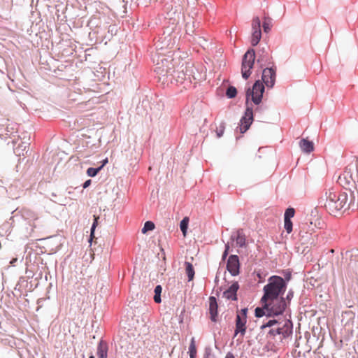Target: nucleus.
Segmentation results:
<instances>
[{
	"label": "nucleus",
	"instance_id": "nucleus-3",
	"mask_svg": "<svg viewBox=\"0 0 358 358\" xmlns=\"http://www.w3.org/2000/svg\"><path fill=\"white\" fill-rule=\"evenodd\" d=\"M285 282L280 276H273L269 279V282L264 287V296L262 302L280 298L285 289Z\"/></svg>",
	"mask_w": 358,
	"mask_h": 358
},
{
	"label": "nucleus",
	"instance_id": "nucleus-40",
	"mask_svg": "<svg viewBox=\"0 0 358 358\" xmlns=\"http://www.w3.org/2000/svg\"><path fill=\"white\" fill-rule=\"evenodd\" d=\"M88 251V253H89V255H90V258H86V261H92L94 259V250H92V248H90L89 250H87Z\"/></svg>",
	"mask_w": 358,
	"mask_h": 358
},
{
	"label": "nucleus",
	"instance_id": "nucleus-2",
	"mask_svg": "<svg viewBox=\"0 0 358 358\" xmlns=\"http://www.w3.org/2000/svg\"><path fill=\"white\" fill-rule=\"evenodd\" d=\"M264 83L260 80H256L252 87H248L245 90V105L246 108L243 116L241 118L239 125L237 128L241 134L246 132L254 120L253 108L250 103V98L255 105H259L262 101L263 94L265 91Z\"/></svg>",
	"mask_w": 358,
	"mask_h": 358
},
{
	"label": "nucleus",
	"instance_id": "nucleus-19",
	"mask_svg": "<svg viewBox=\"0 0 358 358\" xmlns=\"http://www.w3.org/2000/svg\"><path fill=\"white\" fill-rule=\"evenodd\" d=\"M299 146L301 150L307 154L314 150V143L306 138H302L299 142Z\"/></svg>",
	"mask_w": 358,
	"mask_h": 358
},
{
	"label": "nucleus",
	"instance_id": "nucleus-49",
	"mask_svg": "<svg viewBox=\"0 0 358 358\" xmlns=\"http://www.w3.org/2000/svg\"><path fill=\"white\" fill-rule=\"evenodd\" d=\"M51 196L54 198L57 197V194L55 193H52Z\"/></svg>",
	"mask_w": 358,
	"mask_h": 358
},
{
	"label": "nucleus",
	"instance_id": "nucleus-37",
	"mask_svg": "<svg viewBox=\"0 0 358 358\" xmlns=\"http://www.w3.org/2000/svg\"><path fill=\"white\" fill-rule=\"evenodd\" d=\"M224 129H225V124L224 122H222L220 124L219 128H217L216 130V134H217V138H220L223 136Z\"/></svg>",
	"mask_w": 358,
	"mask_h": 358
},
{
	"label": "nucleus",
	"instance_id": "nucleus-33",
	"mask_svg": "<svg viewBox=\"0 0 358 358\" xmlns=\"http://www.w3.org/2000/svg\"><path fill=\"white\" fill-rule=\"evenodd\" d=\"M196 22L192 20V22H187L185 25L186 32L188 34H191V33L194 32V27L196 26Z\"/></svg>",
	"mask_w": 358,
	"mask_h": 358
},
{
	"label": "nucleus",
	"instance_id": "nucleus-34",
	"mask_svg": "<svg viewBox=\"0 0 358 358\" xmlns=\"http://www.w3.org/2000/svg\"><path fill=\"white\" fill-rule=\"evenodd\" d=\"M294 214H295L294 208H293L292 207L287 208L285 210V212L284 214V219L291 220V218L294 216Z\"/></svg>",
	"mask_w": 358,
	"mask_h": 358
},
{
	"label": "nucleus",
	"instance_id": "nucleus-17",
	"mask_svg": "<svg viewBox=\"0 0 358 358\" xmlns=\"http://www.w3.org/2000/svg\"><path fill=\"white\" fill-rule=\"evenodd\" d=\"M239 289V285L238 282H234L226 291L224 292V296L230 300H237L236 292Z\"/></svg>",
	"mask_w": 358,
	"mask_h": 358
},
{
	"label": "nucleus",
	"instance_id": "nucleus-29",
	"mask_svg": "<svg viewBox=\"0 0 358 358\" xmlns=\"http://www.w3.org/2000/svg\"><path fill=\"white\" fill-rule=\"evenodd\" d=\"M162 291V287L161 285H157L155 288V296H154V301L157 303H161V293Z\"/></svg>",
	"mask_w": 358,
	"mask_h": 358
},
{
	"label": "nucleus",
	"instance_id": "nucleus-24",
	"mask_svg": "<svg viewBox=\"0 0 358 358\" xmlns=\"http://www.w3.org/2000/svg\"><path fill=\"white\" fill-rule=\"evenodd\" d=\"M282 322V317L279 318L278 320H269L266 323L262 326V329H264L266 327H272L274 325H276V327H282L281 324Z\"/></svg>",
	"mask_w": 358,
	"mask_h": 358
},
{
	"label": "nucleus",
	"instance_id": "nucleus-47",
	"mask_svg": "<svg viewBox=\"0 0 358 358\" xmlns=\"http://www.w3.org/2000/svg\"><path fill=\"white\" fill-rule=\"evenodd\" d=\"M355 171H357V178H358V157H357V163L355 165Z\"/></svg>",
	"mask_w": 358,
	"mask_h": 358
},
{
	"label": "nucleus",
	"instance_id": "nucleus-52",
	"mask_svg": "<svg viewBox=\"0 0 358 358\" xmlns=\"http://www.w3.org/2000/svg\"><path fill=\"white\" fill-rule=\"evenodd\" d=\"M89 358H94L93 355H91Z\"/></svg>",
	"mask_w": 358,
	"mask_h": 358
},
{
	"label": "nucleus",
	"instance_id": "nucleus-31",
	"mask_svg": "<svg viewBox=\"0 0 358 358\" xmlns=\"http://www.w3.org/2000/svg\"><path fill=\"white\" fill-rule=\"evenodd\" d=\"M101 170V167H99V166L96 167V168L90 167L87 170V174L90 177H95L99 173V171Z\"/></svg>",
	"mask_w": 358,
	"mask_h": 358
},
{
	"label": "nucleus",
	"instance_id": "nucleus-9",
	"mask_svg": "<svg viewBox=\"0 0 358 358\" xmlns=\"http://www.w3.org/2000/svg\"><path fill=\"white\" fill-rule=\"evenodd\" d=\"M276 68L274 66L267 67L263 69L262 80L268 88H272L275 82Z\"/></svg>",
	"mask_w": 358,
	"mask_h": 358
},
{
	"label": "nucleus",
	"instance_id": "nucleus-51",
	"mask_svg": "<svg viewBox=\"0 0 358 358\" xmlns=\"http://www.w3.org/2000/svg\"><path fill=\"white\" fill-rule=\"evenodd\" d=\"M224 246H226V247H228V246H229V243H228L227 244H226V245H225Z\"/></svg>",
	"mask_w": 358,
	"mask_h": 358
},
{
	"label": "nucleus",
	"instance_id": "nucleus-8",
	"mask_svg": "<svg viewBox=\"0 0 358 358\" xmlns=\"http://www.w3.org/2000/svg\"><path fill=\"white\" fill-rule=\"evenodd\" d=\"M30 141V136L27 133L23 134V137L18 136L16 139L14 138L12 140V143L15 145L17 143V146L14 148V152L17 155H24V151L28 148Z\"/></svg>",
	"mask_w": 358,
	"mask_h": 358
},
{
	"label": "nucleus",
	"instance_id": "nucleus-4",
	"mask_svg": "<svg viewBox=\"0 0 358 358\" xmlns=\"http://www.w3.org/2000/svg\"><path fill=\"white\" fill-rule=\"evenodd\" d=\"M255 58L256 53L253 48H249L243 56L241 73L245 80H248L251 75V69L254 66Z\"/></svg>",
	"mask_w": 358,
	"mask_h": 358
},
{
	"label": "nucleus",
	"instance_id": "nucleus-11",
	"mask_svg": "<svg viewBox=\"0 0 358 358\" xmlns=\"http://www.w3.org/2000/svg\"><path fill=\"white\" fill-rule=\"evenodd\" d=\"M231 240L233 243H236V246H245L248 244L244 231L241 229L232 232Z\"/></svg>",
	"mask_w": 358,
	"mask_h": 358
},
{
	"label": "nucleus",
	"instance_id": "nucleus-46",
	"mask_svg": "<svg viewBox=\"0 0 358 358\" xmlns=\"http://www.w3.org/2000/svg\"><path fill=\"white\" fill-rule=\"evenodd\" d=\"M225 358H235V357L231 352H228L226 355Z\"/></svg>",
	"mask_w": 358,
	"mask_h": 358
},
{
	"label": "nucleus",
	"instance_id": "nucleus-43",
	"mask_svg": "<svg viewBox=\"0 0 358 358\" xmlns=\"http://www.w3.org/2000/svg\"><path fill=\"white\" fill-rule=\"evenodd\" d=\"M92 183V180L90 179L89 180H87L83 184V187L84 189H86Z\"/></svg>",
	"mask_w": 358,
	"mask_h": 358
},
{
	"label": "nucleus",
	"instance_id": "nucleus-22",
	"mask_svg": "<svg viewBox=\"0 0 358 358\" xmlns=\"http://www.w3.org/2000/svg\"><path fill=\"white\" fill-rule=\"evenodd\" d=\"M185 272L188 277V280L192 281L194 279V269L193 268V266L191 263L186 262L185 263Z\"/></svg>",
	"mask_w": 358,
	"mask_h": 358
},
{
	"label": "nucleus",
	"instance_id": "nucleus-1",
	"mask_svg": "<svg viewBox=\"0 0 358 358\" xmlns=\"http://www.w3.org/2000/svg\"><path fill=\"white\" fill-rule=\"evenodd\" d=\"M350 193L351 199L349 201L346 192L329 189L320 197L319 204L331 215H341L346 210L350 208L353 210L357 206V204H355L356 196L354 192L350 190Z\"/></svg>",
	"mask_w": 358,
	"mask_h": 358
},
{
	"label": "nucleus",
	"instance_id": "nucleus-15",
	"mask_svg": "<svg viewBox=\"0 0 358 358\" xmlns=\"http://www.w3.org/2000/svg\"><path fill=\"white\" fill-rule=\"evenodd\" d=\"M269 48L267 45L261 46L257 51V62L260 65V67L262 68L264 64L269 62L270 56L268 54Z\"/></svg>",
	"mask_w": 358,
	"mask_h": 358
},
{
	"label": "nucleus",
	"instance_id": "nucleus-26",
	"mask_svg": "<svg viewBox=\"0 0 358 358\" xmlns=\"http://www.w3.org/2000/svg\"><path fill=\"white\" fill-rule=\"evenodd\" d=\"M189 219L188 217H185L180 222V229L184 236H186L187 232Z\"/></svg>",
	"mask_w": 358,
	"mask_h": 358
},
{
	"label": "nucleus",
	"instance_id": "nucleus-44",
	"mask_svg": "<svg viewBox=\"0 0 358 358\" xmlns=\"http://www.w3.org/2000/svg\"><path fill=\"white\" fill-rule=\"evenodd\" d=\"M108 158H106L104 159L102 162H101V165L99 166V167H101V169L103 168V166L108 163Z\"/></svg>",
	"mask_w": 358,
	"mask_h": 358
},
{
	"label": "nucleus",
	"instance_id": "nucleus-12",
	"mask_svg": "<svg viewBox=\"0 0 358 358\" xmlns=\"http://www.w3.org/2000/svg\"><path fill=\"white\" fill-rule=\"evenodd\" d=\"M317 240L316 235L308 231H300L299 234V243L301 245H315Z\"/></svg>",
	"mask_w": 358,
	"mask_h": 358
},
{
	"label": "nucleus",
	"instance_id": "nucleus-7",
	"mask_svg": "<svg viewBox=\"0 0 358 358\" xmlns=\"http://www.w3.org/2000/svg\"><path fill=\"white\" fill-rule=\"evenodd\" d=\"M247 311L246 308H243L237 312L234 336H236L238 334H241L242 337L245 335L246 331Z\"/></svg>",
	"mask_w": 358,
	"mask_h": 358
},
{
	"label": "nucleus",
	"instance_id": "nucleus-38",
	"mask_svg": "<svg viewBox=\"0 0 358 358\" xmlns=\"http://www.w3.org/2000/svg\"><path fill=\"white\" fill-rule=\"evenodd\" d=\"M266 309L264 308V305L263 306V308H257L255 309V316L257 317H262L263 315H264L266 314Z\"/></svg>",
	"mask_w": 358,
	"mask_h": 358
},
{
	"label": "nucleus",
	"instance_id": "nucleus-18",
	"mask_svg": "<svg viewBox=\"0 0 358 358\" xmlns=\"http://www.w3.org/2000/svg\"><path fill=\"white\" fill-rule=\"evenodd\" d=\"M186 76L183 71H175L173 72V76H170L166 81H170L171 83H175L176 85L182 84L185 80Z\"/></svg>",
	"mask_w": 358,
	"mask_h": 358
},
{
	"label": "nucleus",
	"instance_id": "nucleus-25",
	"mask_svg": "<svg viewBox=\"0 0 358 358\" xmlns=\"http://www.w3.org/2000/svg\"><path fill=\"white\" fill-rule=\"evenodd\" d=\"M272 21L273 20L268 16H265L264 17L262 27L265 33H268L271 31L272 27Z\"/></svg>",
	"mask_w": 358,
	"mask_h": 358
},
{
	"label": "nucleus",
	"instance_id": "nucleus-45",
	"mask_svg": "<svg viewBox=\"0 0 358 358\" xmlns=\"http://www.w3.org/2000/svg\"><path fill=\"white\" fill-rule=\"evenodd\" d=\"M6 129V135L8 136L9 137H11V136L13 135V132L10 131L9 127L8 126Z\"/></svg>",
	"mask_w": 358,
	"mask_h": 358
},
{
	"label": "nucleus",
	"instance_id": "nucleus-35",
	"mask_svg": "<svg viewBox=\"0 0 358 358\" xmlns=\"http://www.w3.org/2000/svg\"><path fill=\"white\" fill-rule=\"evenodd\" d=\"M99 20V17L94 15V16L91 17L90 19L89 20L87 25L89 27H90V28H92V27H99V23L98 22Z\"/></svg>",
	"mask_w": 358,
	"mask_h": 358
},
{
	"label": "nucleus",
	"instance_id": "nucleus-10",
	"mask_svg": "<svg viewBox=\"0 0 358 358\" xmlns=\"http://www.w3.org/2000/svg\"><path fill=\"white\" fill-rule=\"evenodd\" d=\"M239 268L240 263L238 257L237 255L229 256L227 264V268L228 271L232 275L235 276L239 273Z\"/></svg>",
	"mask_w": 358,
	"mask_h": 358
},
{
	"label": "nucleus",
	"instance_id": "nucleus-50",
	"mask_svg": "<svg viewBox=\"0 0 358 358\" xmlns=\"http://www.w3.org/2000/svg\"><path fill=\"white\" fill-rule=\"evenodd\" d=\"M227 250H226L224 251V256L227 255Z\"/></svg>",
	"mask_w": 358,
	"mask_h": 358
},
{
	"label": "nucleus",
	"instance_id": "nucleus-30",
	"mask_svg": "<svg viewBox=\"0 0 358 358\" xmlns=\"http://www.w3.org/2000/svg\"><path fill=\"white\" fill-rule=\"evenodd\" d=\"M236 95H237L236 88L231 85L228 87V88L227 89V91H226V96L229 99H233V98H235L236 96Z\"/></svg>",
	"mask_w": 358,
	"mask_h": 358
},
{
	"label": "nucleus",
	"instance_id": "nucleus-28",
	"mask_svg": "<svg viewBox=\"0 0 358 358\" xmlns=\"http://www.w3.org/2000/svg\"><path fill=\"white\" fill-rule=\"evenodd\" d=\"M155 227V225L153 222L152 221H146L144 224L143 227L141 229V232L143 234H146L147 232L150 231H152Z\"/></svg>",
	"mask_w": 358,
	"mask_h": 358
},
{
	"label": "nucleus",
	"instance_id": "nucleus-5",
	"mask_svg": "<svg viewBox=\"0 0 358 358\" xmlns=\"http://www.w3.org/2000/svg\"><path fill=\"white\" fill-rule=\"evenodd\" d=\"M268 315H279L285 311L287 304L283 297L263 302Z\"/></svg>",
	"mask_w": 358,
	"mask_h": 358
},
{
	"label": "nucleus",
	"instance_id": "nucleus-32",
	"mask_svg": "<svg viewBox=\"0 0 358 358\" xmlns=\"http://www.w3.org/2000/svg\"><path fill=\"white\" fill-rule=\"evenodd\" d=\"M252 31H261V20L259 17H255L252 22Z\"/></svg>",
	"mask_w": 358,
	"mask_h": 358
},
{
	"label": "nucleus",
	"instance_id": "nucleus-39",
	"mask_svg": "<svg viewBox=\"0 0 358 358\" xmlns=\"http://www.w3.org/2000/svg\"><path fill=\"white\" fill-rule=\"evenodd\" d=\"M99 219V216L94 215V220H93V223L92 224L91 229H90L91 230V235L94 234L95 228L98 225V220Z\"/></svg>",
	"mask_w": 358,
	"mask_h": 358
},
{
	"label": "nucleus",
	"instance_id": "nucleus-27",
	"mask_svg": "<svg viewBox=\"0 0 358 358\" xmlns=\"http://www.w3.org/2000/svg\"><path fill=\"white\" fill-rule=\"evenodd\" d=\"M189 353L190 358H195L196 355V348L195 345L194 338H192L189 347Z\"/></svg>",
	"mask_w": 358,
	"mask_h": 358
},
{
	"label": "nucleus",
	"instance_id": "nucleus-6",
	"mask_svg": "<svg viewBox=\"0 0 358 358\" xmlns=\"http://www.w3.org/2000/svg\"><path fill=\"white\" fill-rule=\"evenodd\" d=\"M155 72L159 75V79H161L162 76L166 77L168 80L170 76H173V72H175V69L171 61L166 59H162L161 62L157 64Z\"/></svg>",
	"mask_w": 358,
	"mask_h": 358
},
{
	"label": "nucleus",
	"instance_id": "nucleus-16",
	"mask_svg": "<svg viewBox=\"0 0 358 358\" xmlns=\"http://www.w3.org/2000/svg\"><path fill=\"white\" fill-rule=\"evenodd\" d=\"M217 303L215 296L209 297V313L210 320L213 322L217 321Z\"/></svg>",
	"mask_w": 358,
	"mask_h": 358
},
{
	"label": "nucleus",
	"instance_id": "nucleus-36",
	"mask_svg": "<svg viewBox=\"0 0 358 358\" xmlns=\"http://www.w3.org/2000/svg\"><path fill=\"white\" fill-rule=\"evenodd\" d=\"M292 227L293 224L292 220L284 219V228L288 234L292 231Z\"/></svg>",
	"mask_w": 358,
	"mask_h": 358
},
{
	"label": "nucleus",
	"instance_id": "nucleus-20",
	"mask_svg": "<svg viewBox=\"0 0 358 358\" xmlns=\"http://www.w3.org/2000/svg\"><path fill=\"white\" fill-rule=\"evenodd\" d=\"M171 38H167L166 36H160L155 41V45L157 50H163L169 46Z\"/></svg>",
	"mask_w": 358,
	"mask_h": 358
},
{
	"label": "nucleus",
	"instance_id": "nucleus-41",
	"mask_svg": "<svg viewBox=\"0 0 358 358\" xmlns=\"http://www.w3.org/2000/svg\"><path fill=\"white\" fill-rule=\"evenodd\" d=\"M268 334L272 336H275L276 335H279V332L278 331V328H272L269 331Z\"/></svg>",
	"mask_w": 358,
	"mask_h": 358
},
{
	"label": "nucleus",
	"instance_id": "nucleus-42",
	"mask_svg": "<svg viewBox=\"0 0 358 358\" xmlns=\"http://www.w3.org/2000/svg\"><path fill=\"white\" fill-rule=\"evenodd\" d=\"M66 198H64V199H62V198H59V199H57V200H53V199H51V201H52L53 202H55V203H57V204H59V205H65V204L64 203V200H66Z\"/></svg>",
	"mask_w": 358,
	"mask_h": 358
},
{
	"label": "nucleus",
	"instance_id": "nucleus-48",
	"mask_svg": "<svg viewBox=\"0 0 358 358\" xmlns=\"http://www.w3.org/2000/svg\"><path fill=\"white\" fill-rule=\"evenodd\" d=\"M292 294L289 293V294H287V299H289V298H290V297H292Z\"/></svg>",
	"mask_w": 358,
	"mask_h": 358
},
{
	"label": "nucleus",
	"instance_id": "nucleus-21",
	"mask_svg": "<svg viewBox=\"0 0 358 358\" xmlns=\"http://www.w3.org/2000/svg\"><path fill=\"white\" fill-rule=\"evenodd\" d=\"M97 356L99 358H107L108 345L106 343L100 341L97 347Z\"/></svg>",
	"mask_w": 358,
	"mask_h": 358
},
{
	"label": "nucleus",
	"instance_id": "nucleus-53",
	"mask_svg": "<svg viewBox=\"0 0 358 358\" xmlns=\"http://www.w3.org/2000/svg\"><path fill=\"white\" fill-rule=\"evenodd\" d=\"M330 252L333 253L334 251V250H333V249H331V250H330Z\"/></svg>",
	"mask_w": 358,
	"mask_h": 358
},
{
	"label": "nucleus",
	"instance_id": "nucleus-23",
	"mask_svg": "<svg viewBox=\"0 0 358 358\" xmlns=\"http://www.w3.org/2000/svg\"><path fill=\"white\" fill-rule=\"evenodd\" d=\"M262 38V31L254 30L252 33L251 37V45L252 46H256L260 41Z\"/></svg>",
	"mask_w": 358,
	"mask_h": 358
},
{
	"label": "nucleus",
	"instance_id": "nucleus-14",
	"mask_svg": "<svg viewBox=\"0 0 358 358\" xmlns=\"http://www.w3.org/2000/svg\"><path fill=\"white\" fill-rule=\"evenodd\" d=\"M282 327H277L279 335H282L283 338L289 336L292 334V322L285 317H282Z\"/></svg>",
	"mask_w": 358,
	"mask_h": 358
},
{
	"label": "nucleus",
	"instance_id": "nucleus-13",
	"mask_svg": "<svg viewBox=\"0 0 358 358\" xmlns=\"http://www.w3.org/2000/svg\"><path fill=\"white\" fill-rule=\"evenodd\" d=\"M355 168V166L352 164L348 166L345 168L344 173L339 176L340 182H342L343 179L346 181V183L350 184V182H353V183L356 185L357 182V173L354 176L352 173V171Z\"/></svg>",
	"mask_w": 358,
	"mask_h": 358
}]
</instances>
